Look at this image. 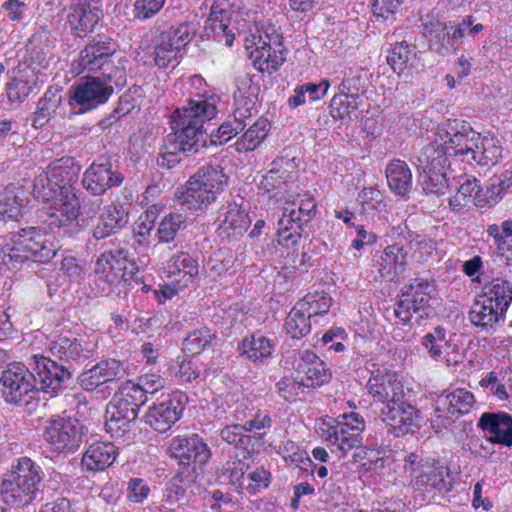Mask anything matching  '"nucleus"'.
I'll return each mask as SVG.
<instances>
[{"instance_id":"f257e3e1","label":"nucleus","mask_w":512,"mask_h":512,"mask_svg":"<svg viewBox=\"0 0 512 512\" xmlns=\"http://www.w3.org/2000/svg\"><path fill=\"white\" fill-rule=\"evenodd\" d=\"M216 114L214 96L198 95L196 99H190L186 106L174 112L171 121L173 134L168 137L170 145L182 151L186 157L201 153L208 147V134L203 124Z\"/></svg>"},{"instance_id":"f03ea898","label":"nucleus","mask_w":512,"mask_h":512,"mask_svg":"<svg viewBox=\"0 0 512 512\" xmlns=\"http://www.w3.org/2000/svg\"><path fill=\"white\" fill-rule=\"evenodd\" d=\"M43 479L44 471L35 460L28 456L14 459L10 468L2 475V501L16 508L29 506L41 492Z\"/></svg>"},{"instance_id":"7ed1b4c3","label":"nucleus","mask_w":512,"mask_h":512,"mask_svg":"<svg viewBox=\"0 0 512 512\" xmlns=\"http://www.w3.org/2000/svg\"><path fill=\"white\" fill-rule=\"evenodd\" d=\"M56 250L54 242L41 228L27 226L11 233L10 242L0 248V259L11 269H20L27 262H50Z\"/></svg>"},{"instance_id":"20e7f679","label":"nucleus","mask_w":512,"mask_h":512,"mask_svg":"<svg viewBox=\"0 0 512 512\" xmlns=\"http://www.w3.org/2000/svg\"><path fill=\"white\" fill-rule=\"evenodd\" d=\"M480 133L476 132L471 124L460 119H448L437 132V138L427 146H434L435 150L443 154L447 160L450 157L471 159Z\"/></svg>"},{"instance_id":"39448f33","label":"nucleus","mask_w":512,"mask_h":512,"mask_svg":"<svg viewBox=\"0 0 512 512\" xmlns=\"http://www.w3.org/2000/svg\"><path fill=\"white\" fill-rule=\"evenodd\" d=\"M36 385L32 372L24 364L14 363L2 371L0 395L6 403L31 411L39 404Z\"/></svg>"},{"instance_id":"423d86ee","label":"nucleus","mask_w":512,"mask_h":512,"mask_svg":"<svg viewBox=\"0 0 512 512\" xmlns=\"http://www.w3.org/2000/svg\"><path fill=\"white\" fill-rule=\"evenodd\" d=\"M147 400L140 389H134L132 382H126L107 405L106 431L112 435H121L120 432L137 418L140 407Z\"/></svg>"},{"instance_id":"0eeeda50","label":"nucleus","mask_w":512,"mask_h":512,"mask_svg":"<svg viewBox=\"0 0 512 512\" xmlns=\"http://www.w3.org/2000/svg\"><path fill=\"white\" fill-rule=\"evenodd\" d=\"M172 457L177 461L179 471L174 480L182 485L195 481L196 464L202 466L211 457V451L197 434L190 437H177L170 444Z\"/></svg>"},{"instance_id":"6e6552de","label":"nucleus","mask_w":512,"mask_h":512,"mask_svg":"<svg viewBox=\"0 0 512 512\" xmlns=\"http://www.w3.org/2000/svg\"><path fill=\"white\" fill-rule=\"evenodd\" d=\"M198 27L197 21H185L157 35L153 44L154 64L160 69H165L173 62L179 63L180 50L194 39Z\"/></svg>"},{"instance_id":"1a4fd4ad","label":"nucleus","mask_w":512,"mask_h":512,"mask_svg":"<svg viewBox=\"0 0 512 512\" xmlns=\"http://www.w3.org/2000/svg\"><path fill=\"white\" fill-rule=\"evenodd\" d=\"M417 171L420 177L423 178V190L427 194H434L437 196L445 194L449 183L446 173V168L450 166V161L435 150L434 146H425L420 151L419 155L415 157Z\"/></svg>"},{"instance_id":"9d476101","label":"nucleus","mask_w":512,"mask_h":512,"mask_svg":"<svg viewBox=\"0 0 512 512\" xmlns=\"http://www.w3.org/2000/svg\"><path fill=\"white\" fill-rule=\"evenodd\" d=\"M34 367L32 372L37 392L57 395L67 389L73 381L71 366L58 363L56 359L43 355L32 357Z\"/></svg>"},{"instance_id":"9b49d317","label":"nucleus","mask_w":512,"mask_h":512,"mask_svg":"<svg viewBox=\"0 0 512 512\" xmlns=\"http://www.w3.org/2000/svg\"><path fill=\"white\" fill-rule=\"evenodd\" d=\"M84 436V425L76 418L57 417L48 421L43 437L52 450L59 453H74Z\"/></svg>"},{"instance_id":"f8f14e48","label":"nucleus","mask_w":512,"mask_h":512,"mask_svg":"<svg viewBox=\"0 0 512 512\" xmlns=\"http://www.w3.org/2000/svg\"><path fill=\"white\" fill-rule=\"evenodd\" d=\"M113 94L111 84L100 77L89 76L71 86L68 103L75 113L83 114L106 103Z\"/></svg>"},{"instance_id":"ddd939ff","label":"nucleus","mask_w":512,"mask_h":512,"mask_svg":"<svg viewBox=\"0 0 512 512\" xmlns=\"http://www.w3.org/2000/svg\"><path fill=\"white\" fill-rule=\"evenodd\" d=\"M103 16L102 0H70L66 24L72 35L85 38L95 31Z\"/></svg>"},{"instance_id":"4468645a","label":"nucleus","mask_w":512,"mask_h":512,"mask_svg":"<svg viewBox=\"0 0 512 512\" xmlns=\"http://www.w3.org/2000/svg\"><path fill=\"white\" fill-rule=\"evenodd\" d=\"M123 181L124 175L107 157L95 160L83 173L81 180L83 188L94 196L104 195Z\"/></svg>"},{"instance_id":"2eb2a0df","label":"nucleus","mask_w":512,"mask_h":512,"mask_svg":"<svg viewBox=\"0 0 512 512\" xmlns=\"http://www.w3.org/2000/svg\"><path fill=\"white\" fill-rule=\"evenodd\" d=\"M380 419L394 430L396 436L415 433L421 427L422 420L420 411L406 399V396L383 406L380 410Z\"/></svg>"},{"instance_id":"dca6fc26","label":"nucleus","mask_w":512,"mask_h":512,"mask_svg":"<svg viewBox=\"0 0 512 512\" xmlns=\"http://www.w3.org/2000/svg\"><path fill=\"white\" fill-rule=\"evenodd\" d=\"M187 402L188 396L183 392L168 394L149 407L145 415L146 423L158 432H166L181 418Z\"/></svg>"},{"instance_id":"f3484780","label":"nucleus","mask_w":512,"mask_h":512,"mask_svg":"<svg viewBox=\"0 0 512 512\" xmlns=\"http://www.w3.org/2000/svg\"><path fill=\"white\" fill-rule=\"evenodd\" d=\"M335 426L328 429L326 437L332 445L345 456L355 446L363 444V431L365 430L364 418L356 412L345 413L341 415Z\"/></svg>"},{"instance_id":"a211bd4d","label":"nucleus","mask_w":512,"mask_h":512,"mask_svg":"<svg viewBox=\"0 0 512 512\" xmlns=\"http://www.w3.org/2000/svg\"><path fill=\"white\" fill-rule=\"evenodd\" d=\"M117 43L108 35L98 34L80 51L78 59L73 62L77 73L98 72L111 57L115 56Z\"/></svg>"},{"instance_id":"6ab92c4d","label":"nucleus","mask_w":512,"mask_h":512,"mask_svg":"<svg viewBox=\"0 0 512 512\" xmlns=\"http://www.w3.org/2000/svg\"><path fill=\"white\" fill-rule=\"evenodd\" d=\"M475 403L474 395L465 389H456L438 396L435 406V418L432 420L437 428H448L454 423L453 416L470 412Z\"/></svg>"},{"instance_id":"aec40b11","label":"nucleus","mask_w":512,"mask_h":512,"mask_svg":"<svg viewBox=\"0 0 512 512\" xmlns=\"http://www.w3.org/2000/svg\"><path fill=\"white\" fill-rule=\"evenodd\" d=\"M413 471L415 476L412 478V486L416 491L444 493L452 489L450 470L439 462L426 459L420 467Z\"/></svg>"},{"instance_id":"412c9836","label":"nucleus","mask_w":512,"mask_h":512,"mask_svg":"<svg viewBox=\"0 0 512 512\" xmlns=\"http://www.w3.org/2000/svg\"><path fill=\"white\" fill-rule=\"evenodd\" d=\"M94 348L95 344L63 334L55 336L48 344L50 355L71 367L73 363L78 364L92 358Z\"/></svg>"},{"instance_id":"4be33fe9","label":"nucleus","mask_w":512,"mask_h":512,"mask_svg":"<svg viewBox=\"0 0 512 512\" xmlns=\"http://www.w3.org/2000/svg\"><path fill=\"white\" fill-rule=\"evenodd\" d=\"M124 361L114 358L102 360L78 376L80 386L86 391H93L109 382L118 381L127 374Z\"/></svg>"},{"instance_id":"5701e85b","label":"nucleus","mask_w":512,"mask_h":512,"mask_svg":"<svg viewBox=\"0 0 512 512\" xmlns=\"http://www.w3.org/2000/svg\"><path fill=\"white\" fill-rule=\"evenodd\" d=\"M293 365L298 374H303L301 380L305 387H319L331 379L326 364L312 351H299Z\"/></svg>"},{"instance_id":"b1692460","label":"nucleus","mask_w":512,"mask_h":512,"mask_svg":"<svg viewBox=\"0 0 512 512\" xmlns=\"http://www.w3.org/2000/svg\"><path fill=\"white\" fill-rule=\"evenodd\" d=\"M478 428L489 436L486 442L504 447L512 446V416L506 412H484L477 423Z\"/></svg>"},{"instance_id":"393cba45","label":"nucleus","mask_w":512,"mask_h":512,"mask_svg":"<svg viewBox=\"0 0 512 512\" xmlns=\"http://www.w3.org/2000/svg\"><path fill=\"white\" fill-rule=\"evenodd\" d=\"M233 13L234 11L229 7L226 0L215 1L210 9L207 20L208 26L205 27L208 36L211 33L219 42L224 38V42L228 47L233 45L235 39V34L230 27Z\"/></svg>"},{"instance_id":"a878e982","label":"nucleus","mask_w":512,"mask_h":512,"mask_svg":"<svg viewBox=\"0 0 512 512\" xmlns=\"http://www.w3.org/2000/svg\"><path fill=\"white\" fill-rule=\"evenodd\" d=\"M291 206L283 208L282 216L278 221L277 241L286 248L295 247L301 240L305 227L309 224L308 221H303V217L299 211Z\"/></svg>"},{"instance_id":"bb28decb","label":"nucleus","mask_w":512,"mask_h":512,"mask_svg":"<svg viewBox=\"0 0 512 512\" xmlns=\"http://www.w3.org/2000/svg\"><path fill=\"white\" fill-rule=\"evenodd\" d=\"M129 222L128 212L122 205L110 204L103 208L92 228V237L99 241L116 235Z\"/></svg>"},{"instance_id":"cd10ccee","label":"nucleus","mask_w":512,"mask_h":512,"mask_svg":"<svg viewBox=\"0 0 512 512\" xmlns=\"http://www.w3.org/2000/svg\"><path fill=\"white\" fill-rule=\"evenodd\" d=\"M15 75L7 84L8 97L11 101L23 102L39 87L40 71L26 63H19Z\"/></svg>"},{"instance_id":"c85d7f7f","label":"nucleus","mask_w":512,"mask_h":512,"mask_svg":"<svg viewBox=\"0 0 512 512\" xmlns=\"http://www.w3.org/2000/svg\"><path fill=\"white\" fill-rule=\"evenodd\" d=\"M81 166L74 157L65 156L52 161L47 167V180L51 189L65 190L77 182Z\"/></svg>"},{"instance_id":"c756f323","label":"nucleus","mask_w":512,"mask_h":512,"mask_svg":"<svg viewBox=\"0 0 512 512\" xmlns=\"http://www.w3.org/2000/svg\"><path fill=\"white\" fill-rule=\"evenodd\" d=\"M234 110L236 115L251 117L257 112L256 105L260 93V85L252 80L248 74L240 75L235 79Z\"/></svg>"},{"instance_id":"7c9ffc66","label":"nucleus","mask_w":512,"mask_h":512,"mask_svg":"<svg viewBox=\"0 0 512 512\" xmlns=\"http://www.w3.org/2000/svg\"><path fill=\"white\" fill-rule=\"evenodd\" d=\"M179 203L191 211L202 210L214 202L217 196L208 190L202 182L191 176L186 185L176 192Z\"/></svg>"},{"instance_id":"2f4dec72","label":"nucleus","mask_w":512,"mask_h":512,"mask_svg":"<svg viewBox=\"0 0 512 512\" xmlns=\"http://www.w3.org/2000/svg\"><path fill=\"white\" fill-rule=\"evenodd\" d=\"M117 455L118 449L113 443L96 441L83 454L81 465L89 472L104 471L113 464Z\"/></svg>"},{"instance_id":"473e14b6","label":"nucleus","mask_w":512,"mask_h":512,"mask_svg":"<svg viewBox=\"0 0 512 512\" xmlns=\"http://www.w3.org/2000/svg\"><path fill=\"white\" fill-rule=\"evenodd\" d=\"M367 388L374 398L383 403V406L406 396L403 384L387 373L372 375L368 380Z\"/></svg>"},{"instance_id":"72a5a7b5","label":"nucleus","mask_w":512,"mask_h":512,"mask_svg":"<svg viewBox=\"0 0 512 512\" xmlns=\"http://www.w3.org/2000/svg\"><path fill=\"white\" fill-rule=\"evenodd\" d=\"M275 348L273 340L260 333L245 336L237 345V352L241 357L260 365L271 357Z\"/></svg>"},{"instance_id":"f704fd0d","label":"nucleus","mask_w":512,"mask_h":512,"mask_svg":"<svg viewBox=\"0 0 512 512\" xmlns=\"http://www.w3.org/2000/svg\"><path fill=\"white\" fill-rule=\"evenodd\" d=\"M250 224L251 219L248 213L240 205L229 203L217 233L223 239H238L247 231Z\"/></svg>"},{"instance_id":"c9c22d12","label":"nucleus","mask_w":512,"mask_h":512,"mask_svg":"<svg viewBox=\"0 0 512 512\" xmlns=\"http://www.w3.org/2000/svg\"><path fill=\"white\" fill-rule=\"evenodd\" d=\"M429 34L433 36L434 43L438 45L435 51L441 56L455 53L464 39L461 30L454 28V21L431 23Z\"/></svg>"},{"instance_id":"e433bc0d","label":"nucleus","mask_w":512,"mask_h":512,"mask_svg":"<svg viewBox=\"0 0 512 512\" xmlns=\"http://www.w3.org/2000/svg\"><path fill=\"white\" fill-rule=\"evenodd\" d=\"M415 60L416 47L406 41L391 44L388 49L387 63L405 81L412 78Z\"/></svg>"},{"instance_id":"4c0bfd02","label":"nucleus","mask_w":512,"mask_h":512,"mask_svg":"<svg viewBox=\"0 0 512 512\" xmlns=\"http://www.w3.org/2000/svg\"><path fill=\"white\" fill-rule=\"evenodd\" d=\"M468 318L474 326L489 333L495 331L496 323L504 321L505 313L480 294L475 298Z\"/></svg>"},{"instance_id":"58836bf2","label":"nucleus","mask_w":512,"mask_h":512,"mask_svg":"<svg viewBox=\"0 0 512 512\" xmlns=\"http://www.w3.org/2000/svg\"><path fill=\"white\" fill-rule=\"evenodd\" d=\"M55 209L58 214L50 215V226L66 227L78 219L81 204L74 189L67 187L65 190H59V199L56 202Z\"/></svg>"},{"instance_id":"ea45409f","label":"nucleus","mask_w":512,"mask_h":512,"mask_svg":"<svg viewBox=\"0 0 512 512\" xmlns=\"http://www.w3.org/2000/svg\"><path fill=\"white\" fill-rule=\"evenodd\" d=\"M126 256L127 251L122 248L102 253L95 264L96 274L110 285L119 284V275L125 269Z\"/></svg>"},{"instance_id":"a19ab883","label":"nucleus","mask_w":512,"mask_h":512,"mask_svg":"<svg viewBox=\"0 0 512 512\" xmlns=\"http://www.w3.org/2000/svg\"><path fill=\"white\" fill-rule=\"evenodd\" d=\"M61 92L60 88L49 87L38 100L36 110L31 115V125L35 129L43 128L56 114L63 100Z\"/></svg>"},{"instance_id":"79ce46f5","label":"nucleus","mask_w":512,"mask_h":512,"mask_svg":"<svg viewBox=\"0 0 512 512\" xmlns=\"http://www.w3.org/2000/svg\"><path fill=\"white\" fill-rule=\"evenodd\" d=\"M385 174L388 186L395 195L408 196L412 190V172L405 161L391 160L386 166Z\"/></svg>"},{"instance_id":"37998d69","label":"nucleus","mask_w":512,"mask_h":512,"mask_svg":"<svg viewBox=\"0 0 512 512\" xmlns=\"http://www.w3.org/2000/svg\"><path fill=\"white\" fill-rule=\"evenodd\" d=\"M271 129V124L267 118L260 117L243 133L234 143L235 150L238 153H247L256 150L267 138Z\"/></svg>"},{"instance_id":"c03bdc74","label":"nucleus","mask_w":512,"mask_h":512,"mask_svg":"<svg viewBox=\"0 0 512 512\" xmlns=\"http://www.w3.org/2000/svg\"><path fill=\"white\" fill-rule=\"evenodd\" d=\"M23 194V189L14 184L0 186V221H16L22 216Z\"/></svg>"},{"instance_id":"a18cd8bd","label":"nucleus","mask_w":512,"mask_h":512,"mask_svg":"<svg viewBox=\"0 0 512 512\" xmlns=\"http://www.w3.org/2000/svg\"><path fill=\"white\" fill-rule=\"evenodd\" d=\"M407 249L398 244L387 246L379 261V271L382 276L395 277L405 270L407 264Z\"/></svg>"},{"instance_id":"49530a36","label":"nucleus","mask_w":512,"mask_h":512,"mask_svg":"<svg viewBox=\"0 0 512 512\" xmlns=\"http://www.w3.org/2000/svg\"><path fill=\"white\" fill-rule=\"evenodd\" d=\"M255 60L254 66L261 73L267 72L268 74H273L278 71L281 65L285 62V52L284 46H263L258 45L255 46Z\"/></svg>"},{"instance_id":"de8ad7c7","label":"nucleus","mask_w":512,"mask_h":512,"mask_svg":"<svg viewBox=\"0 0 512 512\" xmlns=\"http://www.w3.org/2000/svg\"><path fill=\"white\" fill-rule=\"evenodd\" d=\"M487 234L491 236L497 246V257L506 265L512 262V221L505 220L499 226L491 224L487 228Z\"/></svg>"},{"instance_id":"09e8293b","label":"nucleus","mask_w":512,"mask_h":512,"mask_svg":"<svg viewBox=\"0 0 512 512\" xmlns=\"http://www.w3.org/2000/svg\"><path fill=\"white\" fill-rule=\"evenodd\" d=\"M481 295L493 306L506 313L512 302V282L494 279L483 287Z\"/></svg>"},{"instance_id":"8fccbe9b","label":"nucleus","mask_w":512,"mask_h":512,"mask_svg":"<svg viewBox=\"0 0 512 512\" xmlns=\"http://www.w3.org/2000/svg\"><path fill=\"white\" fill-rule=\"evenodd\" d=\"M128 60L125 57L115 59V56L111 57L98 72L101 81L105 84H111V88L121 89L127 83V69L126 64Z\"/></svg>"},{"instance_id":"3c124183","label":"nucleus","mask_w":512,"mask_h":512,"mask_svg":"<svg viewBox=\"0 0 512 512\" xmlns=\"http://www.w3.org/2000/svg\"><path fill=\"white\" fill-rule=\"evenodd\" d=\"M193 177L202 182L216 196L224 191L228 183L227 175L218 164H207L201 167Z\"/></svg>"},{"instance_id":"603ef678","label":"nucleus","mask_w":512,"mask_h":512,"mask_svg":"<svg viewBox=\"0 0 512 512\" xmlns=\"http://www.w3.org/2000/svg\"><path fill=\"white\" fill-rule=\"evenodd\" d=\"M249 118L250 117L236 115L235 110H233V114L228 116V118L218 127L217 131L208 136L210 144L222 145L227 143L230 139L244 131L247 125L246 119Z\"/></svg>"},{"instance_id":"864d4df0","label":"nucleus","mask_w":512,"mask_h":512,"mask_svg":"<svg viewBox=\"0 0 512 512\" xmlns=\"http://www.w3.org/2000/svg\"><path fill=\"white\" fill-rule=\"evenodd\" d=\"M277 162L273 161L272 165L276 166ZM289 172L285 169L273 167L265 175L259 183V189L264 193H272L277 199H284L283 193L287 188Z\"/></svg>"},{"instance_id":"5fc2aeb1","label":"nucleus","mask_w":512,"mask_h":512,"mask_svg":"<svg viewBox=\"0 0 512 512\" xmlns=\"http://www.w3.org/2000/svg\"><path fill=\"white\" fill-rule=\"evenodd\" d=\"M311 317L304 311L303 304L296 303L285 319V329L293 339H300L311 331Z\"/></svg>"},{"instance_id":"6e6d98bb","label":"nucleus","mask_w":512,"mask_h":512,"mask_svg":"<svg viewBox=\"0 0 512 512\" xmlns=\"http://www.w3.org/2000/svg\"><path fill=\"white\" fill-rule=\"evenodd\" d=\"M447 330L438 325L421 338V345L430 358L438 361L442 358L443 349L448 345Z\"/></svg>"},{"instance_id":"4d7b16f0","label":"nucleus","mask_w":512,"mask_h":512,"mask_svg":"<svg viewBox=\"0 0 512 512\" xmlns=\"http://www.w3.org/2000/svg\"><path fill=\"white\" fill-rule=\"evenodd\" d=\"M168 271L176 275L183 273L184 286L198 275V263L188 253L173 255L168 261Z\"/></svg>"},{"instance_id":"13d9d810","label":"nucleus","mask_w":512,"mask_h":512,"mask_svg":"<svg viewBox=\"0 0 512 512\" xmlns=\"http://www.w3.org/2000/svg\"><path fill=\"white\" fill-rule=\"evenodd\" d=\"M245 463L240 459L225 462L220 468L217 469V481L219 484H230L236 490L242 489L243 485L241 480L245 474Z\"/></svg>"},{"instance_id":"bf43d9fd","label":"nucleus","mask_w":512,"mask_h":512,"mask_svg":"<svg viewBox=\"0 0 512 512\" xmlns=\"http://www.w3.org/2000/svg\"><path fill=\"white\" fill-rule=\"evenodd\" d=\"M247 432L244 424H230L220 431V436L226 443L249 452L253 448L254 438Z\"/></svg>"},{"instance_id":"052dcab7","label":"nucleus","mask_w":512,"mask_h":512,"mask_svg":"<svg viewBox=\"0 0 512 512\" xmlns=\"http://www.w3.org/2000/svg\"><path fill=\"white\" fill-rule=\"evenodd\" d=\"M358 106V100L337 92L330 101V114L335 120L349 123L353 120L352 114L358 109Z\"/></svg>"},{"instance_id":"680f3d73","label":"nucleus","mask_w":512,"mask_h":512,"mask_svg":"<svg viewBox=\"0 0 512 512\" xmlns=\"http://www.w3.org/2000/svg\"><path fill=\"white\" fill-rule=\"evenodd\" d=\"M502 147L498 144V140L493 137H483L482 150L474 149L472 160L481 166H493L498 163L501 158Z\"/></svg>"},{"instance_id":"e2e57ef3","label":"nucleus","mask_w":512,"mask_h":512,"mask_svg":"<svg viewBox=\"0 0 512 512\" xmlns=\"http://www.w3.org/2000/svg\"><path fill=\"white\" fill-rule=\"evenodd\" d=\"M297 303L303 304L304 311L312 318L327 314L331 307L332 298L328 293L315 291L308 293Z\"/></svg>"},{"instance_id":"0e129e2a","label":"nucleus","mask_w":512,"mask_h":512,"mask_svg":"<svg viewBox=\"0 0 512 512\" xmlns=\"http://www.w3.org/2000/svg\"><path fill=\"white\" fill-rule=\"evenodd\" d=\"M214 338L215 335L206 327L195 329L184 339L183 350L192 356L199 355L210 346Z\"/></svg>"},{"instance_id":"69168bd1","label":"nucleus","mask_w":512,"mask_h":512,"mask_svg":"<svg viewBox=\"0 0 512 512\" xmlns=\"http://www.w3.org/2000/svg\"><path fill=\"white\" fill-rule=\"evenodd\" d=\"M185 227V220L181 214L166 215L160 222L158 237L161 242L173 241L177 232Z\"/></svg>"},{"instance_id":"338daca9","label":"nucleus","mask_w":512,"mask_h":512,"mask_svg":"<svg viewBox=\"0 0 512 512\" xmlns=\"http://www.w3.org/2000/svg\"><path fill=\"white\" fill-rule=\"evenodd\" d=\"M403 0H374L372 4L373 15L377 19L390 21L396 20V14L400 10Z\"/></svg>"},{"instance_id":"774afa93","label":"nucleus","mask_w":512,"mask_h":512,"mask_svg":"<svg viewBox=\"0 0 512 512\" xmlns=\"http://www.w3.org/2000/svg\"><path fill=\"white\" fill-rule=\"evenodd\" d=\"M504 192L498 186L497 183H494V178H490L489 184L486 187V191H480V194L475 198V206L477 207H493L498 203L500 199L504 196Z\"/></svg>"}]
</instances>
